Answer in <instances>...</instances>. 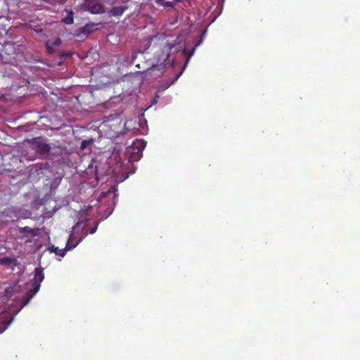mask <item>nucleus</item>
<instances>
[{"label": "nucleus", "instance_id": "obj_1", "mask_svg": "<svg viewBox=\"0 0 360 360\" xmlns=\"http://www.w3.org/2000/svg\"><path fill=\"white\" fill-rule=\"evenodd\" d=\"M148 48L154 51V53L157 56V60L161 63L153 65L150 68L143 71L142 74L145 77H151L155 79L162 75L165 68L162 63L169 58L174 45L169 43L165 36L157 34L150 38Z\"/></svg>", "mask_w": 360, "mask_h": 360}, {"label": "nucleus", "instance_id": "obj_8", "mask_svg": "<svg viewBox=\"0 0 360 360\" xmlns=\"http://www.w3.org/2000/svg\"><path fill=\"white\" fill-rule=\"evenodd\" d=\"M81 238H78L77 236H75V234H71L66 245L65 249L70 250L72 248H75L77 245L81 241Z\"/></svg>", "mask_w": 360, "mask_h": 360}, {"label": "nucleus", "instance_id": "obj_9", "mask_svg": "<svg viewBox=\"0 0 360 360\" xmlns=\"http://www.w3.org/2000/svg\"><path fill=\"white\" fill-rule=\"evenodd\" d=\"M61 43L62 41L60 38H56L53 41H48L46 44L47 51L49 53H53L54 52V47L59 46Z\"/></svg>", "mask_w": 360, "mask_h": 360}, {"label": "nucleus", "instance_id": "obj_4", "mask_svg": "<svg viewBox=\"0 0 360 360\" xmlns=\"http://www.w3.org/2000/svg\"><path fill=\"white\" fill-rule=\"evenodd\" d=\"M32 145L37 153L40 154H46L50 151V146L46 141L41 137L35 138L33 140Z\"/></svg>", "mask_w": 360, "mask_h": 360}, {"label": "nucleus", "instance_id": "obj_12", "mask_svg": "<svg viewBox=\"0 0 360 360\" xmlns=\"http://www.w3.org/2000/svg\"><path fill=\"white\" fill-rule=\"evenodd\" d=\"M90 10L93 13H101L103 11V6L101 5H94L92 7H90Z\"/></svg>", "mask_w": 360, "mask_h": 360}, {"label": "nucleus", "instance_id": "obj_11", "mask_svg": "<svg viewBox=\"0 0 360 360\" xmlns=\"http://www.w3.org/2000/svg\"><path fill=\"white\" fill-rule=\"evenodd\" d=\"M49 252H54L56 255L63 257L65 255V249H59L53 245L48 248Z\"/></svg>", "mask_w": 360, "mask_h": 360}, {"label": "nucleus", "instance_id": "obj_21", "mask_svg": "<svg viewBox=\"0 0 360 360\" xmlns=\"http://www.w3.org/2000/svg\"><path fill=\"white\" fill-rule=\"evenodd\" d=\"M190 57H191V54H189V56H188V58H190ZM188 59H189V58H188Z\"/></svg>", "mask_w": 360, "mask_h": 360}, {"label": "nucleus", "instance_id": "obj_16", "mask_svg": "<svg viewBox=\"0 0 360 360\" xmlns=\"http://www.w3.org/2000/svg\"><path fill=\"white\" fill-rule=\"evenodd\" d=\"M98 222H97L93 227H91L89 231V233L94 234V233H96L97 228H98Z\"/></svg>", "mask_w": 360, "mask_h": 360}, {"label": "nucleus", "instance_id": "obj_13", "mask_svg": "<svg viewBox=\"0 0 360 360\" xmlns=\"http://www.w3.org/2000/svg\"><path fill=\"white\" fill-rule=\"evenodd\" d=\"M63 21L65 22V24L67 25H71L74 22V18H73V13L72 11H70L69 12V14H68V16L66 17Z\"/></svg>", "mask_w": 360, "mask_h": 360}, {"label": "nucleus", "instance_id": "obj_5", "mask_svg": "<svg viewBox=\"0 0 360 360\" xmlns=\"http://www.w3.org/2000/svg\"><path fill=\"white\" fill-rule=\"evenodd\" d=\"M146 146V142L143 141V139H136L134 141H133L131 144V150L133 151L130 152L131 154L132 153H137V158H132L133 160H136L137 159H139L140 155L139 153H141L144 148Z\"/></svg>", "mask_w": 360, "mask_h": 360}, {"label": "nucleus", "instance_id": "obj_10", "mask_svg": "<svg viewBox=\"0 0 360 360\" xmlns=\"http://www.w3.org/2000/svg\"><path fill=\"white\" fill-rule=\"evenodd\" d=\"M0 264L6 267H11L12 266H15L16 262L14 258L4 257L0 258Z\"/></svg>", "mask_w": 360, "mask_h": 360}, {"label": "nucleus", "instance_id": "obj_2", "mask_svg": "<svg viewBox=\"0 0 360 360\" xmlns=\"http://www.w3.org/2000/svg\"><path fill=\"white\" fill-rule=\"evenodd\" d=\"M44 278V274L43 273V269L41 267L36 268L34 269V278L30 281V282L26 284L27 292L26 295L22 298V306L27 305L30 300L38 292L41 283L43 281Z\"/></svg>", "mask_w": 360, "mask_h": 360}, {"label": "nucleus", "instance_id": "obj_15", "mask_svg": "<svg viewBox=\"0 0 360 360\" xmlns=\"http://www.w3.org/2000/svg\"><path fill=\"white\" fill-rule=\"evenodd\" d=\"M9 324V322L3 321L0 324V334L6 330Z\"/></svg>", "mask_w": 360, "mask_h": 360}, {"label": "nucleus", "instance_id": "obj_17", "mask_svg": "<svg viewBox=\"0 0 360 360\" xmlns=\"http://www.w3.org/2000/svg\"><path fill=\"white\" fill-rule=\"evenodd\" d=\"M162 6H163L164 7H171V8L174 7L173 3L170 2V1H164L162 4Z\"/></svg>", "mask_w": 360, "mask_h": 360}, {"label": "nucleus", "instance_id": "obj_14", "mask_svg": "<svg viewBox=\"0 0 360 360\" xmlns=\"http://www.w3.org/2000/svg\"><path fill=\"white\" fill-rule=\"evenodd\" d=\"M92 143H93V141L91 139V140H84L81 143L80 148L82 150H84L85 148H86L89 146H90Z\"/></svg>", "mask_w": 360, "mask_h": 360}, {"label": "nucleus", "instance_id": "obj_20", "mask_svg": "<svg viewBox=\"0 0 360 360\" xmlns=\"http://www.w3.org/2000/svg\"><path fill=\"white\" fill-rule=\"evenodd\" d=\"M156 3L162 5V4L164 2V0H155Z\"/></svg>", "mask_w": 360, "mask_h": 360}, {"label": "nucleus", "instance_id": "obj_3", "mask_svg": "<svg viewBox=\"0 0 360 360\" xmlns=\"http://www.w3.org/2000/svg\"><path fill=\"white\" fill-rule=\"evenodd\" d=\"M4 51L8 55L20 54L24 52L25 45L20 41H7L4 44Z\"/></svg>", "mask_w": 360, "mask_h": 360}, {"label": "nucleus", "instance_id": "obj_7", "mask_svg": "<svg viewBox=\"0 0 360 360\" xmlns=\"http://www.w3.org/2000/svg\"><path fill=\"white\" fill-rule=\"evenodd\" d=\"M19 232L23 235V236H37L39 233V229H32L29 226L20 227L19 229Z\"/></svg>", "mask_w": 360, "mask_h": 360}, {"label": "nucleus", "instance_id": "obj_19", "mask_svg": "<svg viewBox=\"0 0 360 360\" xmlns=\"http://www.w3.org/2000/svg\"><path fill=\"white\" fill-rule=\"evenodd\" d=\"M89 27H90V26L87 25L84 26V27H82V31L89 32Z\"/></svg>", "mask_w": 360, "mask_h": 360}, {"label": "nucleus", "instance_id": "obj_6", "mask_svg": "<svg viewBox=\"0 0 360 360\" xmlns=\"http://www.w3.org/2000/svg\"><path fill=\"white\" fill-rule=\"evenodd\" d=\"M128 8H129V6L124 3L118 6L113 7L109 11V13L110 15H112L115 17H120L124 13V12H125L127 10H128Z\"/></svg>", "mask_w": 360, "mask_h": 360}, {"label": "nucleus", "instance_id": "obj_18", "mask_svg": "<svg viewBox=\"0 0 360 360\" xmlns=\"http://www.w3.org/2000/svg\"><path fill=\"white\" fill-rule=\"evenodd\" d=\"M70 56H71V53H68V52H63L60 53L61 58H67V57H70Z\"/></svg>", "mask_w": 360, "mask_h": 360}]
</instances>
